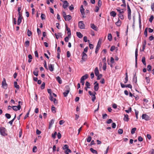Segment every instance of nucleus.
Masks as SVG:
<instances>
[{"label":"nucleus","mask_w":154,"mask_h":154,"mask_svg":"<svg viewBox=\"0 0 154 154\" xmlns=\"http://www.w3.org/2000/svg\"><path fill=\"white\" fill-rule=\"evenodd\" d=\"M65 91L63 93V94L65 97L67 96L68 94L70 91V88L68 85H66L65 86Z\"/></svg>","instance_id":"f257e3e1"},{"label":"nucleus","mask_w":154,"mask_h":154,"mask_svg":"<svg viewBox=\"0 0 154 154\" xmlns=\"http://www.w3.org/2000/svg\"><path fill=\"white\" fill-rule=\"evenodd\" d=\"M6 129L3 127H0V133L2 136H5L7 135L5 133Z\"/></svg>","instance_id":"f03ea898"},{"label":"nucleus","mask_w":154,"mask_h":154,"mask_svg":"<svg viewBox=\"0 0 154 154\" xmlns=\"http://www.w3.org/2000/svg\"><path fill=\"white\" fill-rule=\"evenodd\" d=\"M2 87L5 89H7L8 88V85L6 81V80L5 78L3 79V81L2 82Z\"/></svg>","instance_id":"7ed1b4c3"},{"label":"nucleus","mask_w":154,"mask_h":154,"mask_svg":"<svg viewBox=\"0 0 154 154\" xmlns=\"http://www.w3.org/2000/svg\"><path fill=\"white\" fill-rule=\"evenodd\" d=\"M128 18L129 20L131 19V11L128 5H127Z\"/></svg>","instance_id":"20e7f679"},{"label":"nucleus","mask_w":154,"mask_h":154,"mask_svg":"<svg viewBox=\"0 0 154 154\" xmlns=\"http://www.w3.org/2000/svg\"><path fill=\"white\" fill-rule=\"evenodd\" d=\"M78 26L81 29H84L85 28V25L83 23V21H80L78 23Z\"/></svg>","instance_id":"39448f33"},{"label":"nucleus","mask_w":154,"mask_h":154,"mask_svg":"<svg viewBox=\"0 0 154 154\" xmlns=\"http://www.w3.org/2000/svg\"><path fill=\"white\" fill-rule=\"evenodd\" d=\"M142 119H144L146 121H148L150 120V117L146 114H143L142 116Z\"/></svg>","instance_id":"423d86ee"},{"label":"nucleus","mask_w":154,"mask_h":154,"mask_svg":"<svg viewBox=\"0 0 154 154\" xmlns=\"http://www.w3.org/2000/svg\"><path fill=\"white\" fill-rule=\"evenodd\" d=\"M138 56V50L136 49L135 51V67L137 66V57Z\"/></svg>","instance_id":"0eeeda50"},{"label":"nucleus","mask_w":154,"mask_h":154,"mask_svg":"<svg viewBox=\"0 0 154 154\" xmlns=\"http://www.w3.org/2000/svg\"><path fill=\"white\" fill-rule=\"evenodd\" d=\"M121 85L122 88H124L125 87H128L130 88H132V85L130 84L125 85L123 84L122 83H120Z\"/></svg>","instance_id":"6e6552de"},{"label":"nucleus","mask_w":154,"mask_h":154,"mask_svg":"<svg viewBox=\"0 0 154 154\" xmlns=\"http://www.w3.org/2000/svg\"><path fill=\"white\" fill-rule=\"evenodd\" d=\"M87 58V55L84 52L82 53V59L83 61H85Z\"/></svg>","instance_id":"1a4fd4ad"},{"label":"nucleus","mask_w":154,"mask_h":154,"mask_svg":"<svg viewBox=\"0 0 154 154\" xmlns=\"http://www.w3.org/2000/svg\"><path fill=\"white\" fill-rule=\"evenodd\" d=\"M94 84H95L94 86V90L95 91H97L99 88V84L97 83V82H96L94 83Z\"/></svg>","instance_id":"9d476101"},{"label":"nucleus","mask_w":154,"mask_h":154,"mask_svg":"<svg viewBox=\"0 0 154 154\" xmlns=\"http://www.w3.org/2000/svg\"><path fill=\"white\" fill-rule=\"evenodd\" d=\"M63 7L64 9H65L67 8V7L69 5V3L67 1H64L63 2Z\"/></svg>","instance_id":"9b49d317"},{"label":"nucleus","mask_w":154,"mask_h":154,"mask_svg":"<svg viewBox=\"0 0 154 154\" xmlns=\"http://www.w3.org/2000/svg\"><path fill=\"white\" fill-rule=\"evenodd\" d=\"M91 27L94 30L97 31L98 30L97 28V26L95 25L93 23H91L90 24Z\"/></svg>","instance_id":"f8f14e48"},{"label":"nucleus","mask_w":154,"mask_h":154,"mask_svg":"<svg viewBox=\"0 0 154 154\" xmlns=\"http://www.w3.org/2000/svg\"><path fill=\"white\" fill-rule=\"evenodd\" d=\"M48 68L50 71H52L54 69V65L51 64H48Z\"/></svg>","instance_id":"ddd939ff"},{"label":"nucleus","mask_w":154,"mask_h":154,"mask_svg":"<svg viewBox=\"0 0 154 154\" xmlns=\"http://www.w3.org/2000/svg\"><path fill=\"white\" fill-rule=\"evenodd\" d=\"M124 120L128 122L129 120V118H128V114H125L124 115Z\"/></svg>","instance_id":"4468645a"},{"label":"nucleus","mask_w":154,"mask_h":154,"mask_svg":"<svg viewBox=\"0 0 154 154\" xmlns=\"http://www.w3.org/2000/svg\"><path fill=\"white\" fill-rule=\"evenodd\" d=\"M22 18H23L22 17L20 16V17H18L17 23V24L18 25H19L21 22V20L22 19Z\"/></svg>","instance_id":"2eb2a0df"},{"label":"nucleus","mask_w":154,"mask_h":154,"mask_svg":"<svg viewBox=\"0 0 154 154\" xmlns=\"http://www.w3.org/2000/svg\"><path fill=\"white\" fill-rule=\"evenodd\" d=\"M94 73L96 76H97L99 74V72L97 67H96L94 70Z\"/></svg>","instance_id":"dca6fc26"},{"label":"nucleus","mask_w":154,"mask_h":154,"mask_svg":"<svg viewBox=\"0 0 154 154\" xmlns=\"http://www.w3.org/2000/svg\"><path fill=\"white\" fill-rule=\"evenodd\" d=\"M54 119H52L51 120V121L49 122V128L50 129L51 127L52 126V125L54 123Z\"/></svg>","instance_id":"f3484780"},{"label":"nucleus","mask_w":154,"mask_h":154,"mask_svg":"<svg viewBox=\"0 0 154 154\" xmlns=\"http://www.w3.org/2000/svg\"><path fill=\"white\" fill-rule=\"evenodd\" d=\"M94 94H93V95L92 96V100L93 102H94L95 101V100L96 99V97L95 96V94H96L95 92H94Z\"/></svg>","instance_id":"a211bd4d"},{"label":"nucleus","mask_w":154,"mask_h":154,"mask_svg":"<svg viewBox=\"0 0 154 154\" xmlns=\"http://www.w3.org/2000/svg\"><path fill=\"white\" fill-rule=\"evenodd\" d=\"M77 36L79 38H81L82 37L83 35L80 32H77L76 33Z\"/></svg>","instance_id":"6ab92c4d"},{"label":"nucleus","mask_w":154,"mask_h":154,"mask_svg":"<svg viewBox=\"0 0 154 154\" xmlns=\"http://www.w3.org/2000/svg\"><path fill=\"white\" fill-rule=\"evenodd\" d=\"M57 80L58 81L60 84H61L62 83V81L60 78L58 76L56 78Z\"/></svg>","instance_id":"aec40b11"},{"label":"nucleus","mask_w":154,"mask_h":154,"mask_svg":"<svg viewBox=\"0 0 154 154\" xmlns=\"http://www.w3.org/2000/svg\"><path fill=\"white\" fill-rule=\"evenodd\" d=\"M121 23H122L121 21L119 19V20H118V21L116 23V24L117 26H120L121 25Z\"/></svg>","instance_id":"412c9836"},{"label":"nucleus","mask_w":154,"mask_h":154,"mask_svg":"<svg viewBox=\"0 0 154 154\" xmlns=\"http://www.w3.org/2000/svg\"><path fill=\"white\" fill-rule=\"evenodd\" d=\"M108 39L109 41H111L112 39V35L110 33H109L108 35Z\"/></svg>","instance_id":"4be33fe9"},{"label":"nucleus","mask_w":154,"mask_h":154,"mask_svg":"<svg viewBox=\"0 0 154 154\" xmlns=\"http://www.w3.org/2000/svg\"><path fill=\"white\" fill-rule=\"evenodd\" d=\"M100 45L99 44H97V47H96V50H95V53L96 54H97L98 51H99V49L100 48Z\"/></svg>","instance_id":"5701e85b"},{"label":"nucleus","mask_w":154,"mask_h":154,"mask_svg":"<svg viewBox=\"0 0 154 154\" xmlns=\"http://www.w3.org/2000/svg\"><path fill=\"white\" fill-rule=\"evenodd\" d=\"M38 69V68H37L35 69V70H34L33 72V74L34 75L36 76H37L38 75V72L37 70H36V69Z\"/></svg>","instance_id":"b1692460"},{"label":"nucleus","mask_w":154,"mask_h":154,"mask_svg":"<svg viewBox=\"0 0 154 154\" xmlns=\"http://www.w3.org/2000/svg\"><path fill=\"white\" fill-rule=\"evenodd\" d=\"M110 14L111 16L114 17L116 16V14L114 11H112L110 12Z\"/></svg>","instance_id":"393cba45"},{"label":"nucleus","mask_w":154,"mask_h":154,"mask_svg":"<svg viewBox=\"0 0 154 154\" xmlns=\"http://www.w3.org/2000/svg\"><path fill=\"white\" fill-rule=\"evenodd\" d=\"M14 85L15 88L19 89L20 88L19 86L17 85V83L16 82H14Z\"/></svg>","instance_id":"a878e982"},{"label":"nucleus","mask_w":154,"mask_h":154,"mask_svg":"<svg viewBox=\"0 0 154 154\" xmlns=\"http://www.w3.org/2000/svg\"><path fill=\"white\" fill-rule=\"evenodd\" d=\"M90 150L91 152L93 153L97 154V152L94 149L92 148H91L90 149Z\"/></svg>","instance_id":"bb28decb"},{"label":"nucleus","mask_w":154,"mask_h":154,"mask_svg":"<svg viewBox=\"0 0 154 154\" xmlns=\"http://www.w3.org/2000/svg\"><path fill=\"white\" fill-rule=\"evenodd\" d=\"M142 62L143 64L145 65H146V63L145 61V57H142Z\"/></svg>","instance_id":"cd10ccee"},{"label":"nucleus","mask_w":154,"mask_h":154,"mask_svg":"<svg viewBox=\"0 0 154 154\" xmlns=\"http://www.w3.org/2000/svg\"><path fill=\"white\" fill-rule=\"evenodd\" d=\"M63 17H64V18L65 20L67 21L66 17H67V15H66V14L65 12H64V11L63 12Z\"/></svg>","instance_id":"c85d7f7f"},{"label":"nucleus","mask_w":154,"mask_h":154,"mask_svg":"<svg viewBox=\"0 0 154 154\" xmlns=\"http://www.w3.org/2000/svg\"><path fill=\"white\" fill-rule=\"evenodd\" d=\"M85 85L88 88H90V86H91L89 82H86L85 83Z\"/></svg>","instance_id":"c756f323"},{"label":"nucleus","mask_w":154,"mask_h":154,"mask_svg":"<svg viewBox=\"0 0 154 154\" xmlns=\"http://www.w3.org/2000/svg\"><path fill=\"white\" fill-rule=\"evenodd\" d=\"M32 32L28 29L27 31V34L28 36H30L32 35Z\"/></svg>","instance_id":"7c9ffc66"},{"label":"nucleus","mask_w":154,"mask_h":154,"mask_svg":"<svg viewBox=\"0 0 154 154\" xmlns=\"http://www.w3.org/2000/svg\"><path fill=\"white\" fill-rule=\"evenodd\" d=\"M136 75V73H135V74L134 75V77H133V81H134V82L135 83H136L137 82V77H135Z\"/></svg>","instance_id":"2f4dec72"},{"label":"nucleus","mask_w":154,"mask_h":154,"mask_svg":"<svg viewBox=\"0 0 154 154\" xmlns=\"http://www.w3.org/2000/svg\"><path fill=\"white\" fill-rule=\"evenodd\" d=\"M122 14H119L118 16L121 19L123 20L124 18V15Z\"/></svg>","instance_id":"473e14b6"},{"label":"nucleus","mask_w":154,"mask_h":154,"mask_svg":"<svg viewBox=\"0 0 154 154\" xmlns=\"http://www.w3.org/2000/svg\"><path fill=\"white\" fill-rule=\"evenodd\" d=\"M45 86V83L44 82L42 83V84L40 88L41 89H44Z\"/></svg>","instance_id":"72a5a7b5"},{"label":"nucleus","mask_w":154,"mask_h":154,"mask_svg":"<svg viewBox=\"0 0 154 154\" xmlns=\"http://www.w3.org/2000/svg\"><path fill=\"white\" fill-rule=\"evenodd\" d=\"M72 19V17L70 15H67L66 17L67 20L69 21L71 20Z\"/></svg>","instance_id":"f704fd0d"},{"label":"nucleus","mask_w":154,"mask_h":154,"mask_svg":"<svg viewBox=\"0 0 154 154\" xmlns=\"http://www.w3.org/2000/svg\"><path fill=\"white\" fill-rule=\"evenodd\" d=\"M136 128H132L131 130V133L132 134H134L136 130Z\"/></svg>","instance_id":"c9c22d12"},{"label":"nucleus","mask_w":154,"mask_h":154,"mask_svg":"<svg viewBox=\"0 0 154 154\" xmlns=\"http://www.w3.org/2000/svg\"><path fill=\"white\" fill-rule=\"evenodd\" d=\"M55 108L53 106H52L51 107V110L53 113H55L56 112L55 110Z\"/></svg>","instance_id":"e433bc0d"},{"label":"nucleus","mask_w":154,"mask_h":154,"mask_svg":"<svg viewBox=\"0 0 154 154\" xmlns=\"http://www.w3.org/2000/svg\"><path fill=\"white\" fill-rule=\"evenodd\" d=\"M5 116L6 117V118L8 119H9L11 117V116L10 114L9 113H6L5 114Z\"/></svg>","instance_id":"4c0bfd02"},{"label":"nucleus","mask_w":154,"mask_h":154,"mask_svg":"<svg viewBox=\"0 0 154 154\" xmlns=\"http://www.w3.org/2000/svg\"><path fill=\"white\" fill-rule=\"evenodd\" d=\"M117 10L119 12V14H123L124 13V11H123V9H122V10L117 9Z\"/></svg>","instance_id":"58836bf2"},{"label":"nucleus","mask_w":154,"mask_h":154,"mask_svg":"<svg viewBox=\"0 0 154 154\" xmlns=\"http://www.w3.org/2000/svg\"><path fill=\"white\" fill-rule=\"evenodd\" d=\"M65 152L66 154H68L69 152H71V151L69 149H67L65 151Z\"/></svg>","instance_id":"ea45409f"},{"label":"nucleus","mask_w":154,"mask_h":154,"mask_svg":"<svg viewBox=\"0 0 154 154\" xmlns=\"http://www.w3.org/2000/svg\"><path fill=\"white\" fill-rule=\"evenodd\" d=\"M91 140V137L90 136H88V137L87 139V142H90Z\"/></svg>","instance_id":"a19ab883"},{"label":"nucleus","mask_w":154,"mask_h":154,"mask_svg":"<svg viewBox=\"0 0 154 154\" xmlns=\"http://www.w3.org/2000/svg\"><path fill=\"white\" fill-rule=\"evenodd\" d=\"M106 63H103V69L104 71L106 69Z\"/></svg>","instance_id":"79ce46f5"},{"label":"nucleus","mask_w":154,"mask_h":154,"mask_svg":"<svg viewBox=\"0 0 154 154\" xmlns=\"http://www.w3.org/2000/svg\"><path fill=\"white\" fill-rule=\"evenodd\" d=\"M41 17L42 20H44L45 18V15L44 14H42Z\"/></svg>","instance_id":"37998d69"},{"label":"nucleus","mask_w":154,"mask_h":154,"mask_svg":"<svg viewBox=\"0 0 154 154\" xmlns=\"http://www.w3.org/2000/svg\"><path fill=\"white\" fill-rule=\"evenodd\" d=\"M57 132H55L54 134H52V137L54 139H55L56 137V136L57 135Z\"/></svg>","instance_id":"c03bdc74"},{"label":"nucleus","mask_w":154,"mask_h":154,"mask_svg":"<svg viewBox=\"0 0 154 154\" xmlns=\"http://www.w3.org/2000/svg\"><path fill=\"white\" fill-rule=\"evenodd\" d=\"M118 134H122L123 132V131L122 129H119L118 131Z\"/></svg>","instance_id":"a18cd8bd"},{"label":"nucleus","mask_w":154,"mask_h":154,"mask_svg":"<svg viewBox=\"0 0 154 154\" xmlns=\"http://www.w3.org/2000/svg\"><path fill=\"white\" fill-rule=\"evenodd\" d=\"M147 70L148 71H150L151 70L152 67L150 65H149L147 66Z\"/></svg>","instance_id":"49530a36"},{"label":"nucleus","mask_w":154,"mask_h":154,"mask_svg":"<svg viewBox=\"0 0 154 154\" xmlns=\"http://www.w3.org/2000/svg\"><path fill=\"white\" fill-rule=\"evenodd\" d=\"M147 28H146L145 29L144 32V35L146 37L147 36Z\"/></svg>","instance_id":"de8ad7c7"},{"label":"nucleus","mask_w":154,"mask_h":154,"mask_svg":"<svg viewBox=\"0 0 154 154\" xmlns=\"http://www.w3.org/2000/svg\"><path fill=\"white\" fill-rule=\"evenodd\" d=\"M12 108L15 111H17L18 110L17 106H12Z\"/></svg>","instance_id":"09e8293b"},{"label":"nucleus","mask_w":154,"mask_h":154,"mask_svg":"<svg viewBox=\"0 0 154 154\" xmlns=\"http://www.w3.org/2000/svg\"><path fill=\"white\" fill-rule=\"evenodd\" d=\"M37 147L36 146H33L32 149V152H36Z\"/></svg>","instance_id":"8fccbe9b"},{"label":"nucleus","mask_w":154,"mask_h":154,"mask_svg":"<svg viewBox=\"0 0 154 154\" xmlns=\"http://www.w3.org/2000/svg\"><path fill=\"white\" fill-rule=\"evenodd\" d=\"M135 112V114L136 115V118L137 119H138V115L139 113V112L137 111L136 109L134 110Z\"/></svg>","instance_id":"3c124183"},{"label":"nucleus","mask_w":154,"mask_h":154,"mask_svg":"<svg viewBox=\"0 0 154 154\" xmlns=\"http://www.w3.org/2000/svg\"><path fill=\"white\" fill-rule=\"evenodd\" d=\"M154 18V17L153 15H151L150 18L149 19V21L151 23Z\"/></svg>","instance_id":"603ef678"},{"label":"nucleus","mask_w":154,"mask_h":154,"mask_svg":"<svg viewBox=\"0 0 154 154\" xmlns=\"http://www.w3.org/2000/svg\"><path fill=\"white\" fill-rule=\"evenodd\" d=\"M65 26L66 28V31H67V32H70L71 31L70 29V28H69L67 24L65 25Z\"/></svg>","instance_id":"864d4df0"},{"label":"nucleus","mask_w":154,"mask_h":154,"mask_svg":"<svg viewBox=\"0 0 154 154\" xmlns=\"http://www.w3.org/2000/svg\"><path fill=\"white\" fill-rule=\"evenodd\" d=\"M69 9L70 10L72 11L74 9V7L72 5H71L69 7Z\"/></svg>","instance_id":"5fc2aeb1"},{"label":"nucleus","mask_w":154,"mask_h":154,"mask_svg":"<svg viewBox=\"0 0 154 154\" xmlns=\"http://www.w3.org/2000/svg\"><path fill=\"white\" fill-rule=\"evenodd\" d=\"M131 108L130 107L128 110H125V111L127 113H129V112H131Z\"/></svg>","instance_id":"6e6d98bb"},{"label":"nucleus","mask_w":154,"mask_h":154,"mask_svg":"<svg viewBox=\"0 0 154 154\" xmlns=\"http://www.w3.org/2000/svg\"><path fill=\"white\" fill-rule=\"evenodd\" d=\"M98 6L100 7L102 5V2L100 0H99L98 2Z\"/></svg>","instance_id":"4d7b16f0"},{"label":"nucleus","mask_w":154,"mask_h":154,"mask_svg":"<svg viewBox=\"0 0 154 154\" xmlns=\"http://www.w3.org/2000/svg\"><path fill=\"white\" fill-rule=\"evenodd\" d=\"M97 76V80H99L102 76V74H99Z\"/></svg>","instance_id":"13d9d810"},{"label":"nucleus","mask_w":154,"mask_h":154,"mask_svg":"<svg viewBox=\"0 0 154 154\" xmlns=\"http://www.w3.org/2000/svg\"><path fill=\"white\" fill-rule=\"evenodd\" d=\"M116 126V125L115 123H113L112 124V128H115Z\"/></svg>","instance_id":"bf43d9fd"},{"label":"nucleus","mask_w":154,"mask_h":154,"mask_svg":"<svg viewBox=\"0 0 154 154\" xmlns=\"http://www.w3.org/2000/svg\"><path fill=\"white\" fill-rule=\"evenodd\" d=\"M107 116V115L106 114H103L102 115V118L104 119H106V117Z\"/></svg>","instance_id":"052dcab7"},{"label":"nucleus","mask_w":154,"mask_h":154,"mask_svg":"<svg viewBox=\"0 0 154 154\" xmlns=\"http://www.w3.org/2000/svg\"><path fill=\"white\" fill-rule=\"evenodd\" d=\"M69 37L68 36L64 38V41L66 42H68L69 40Z\"/></svg>","instance_id":"680f3d73"},{"label":"nucleus","mask_w":154,"mask_h":154,"mask_svg":"<svg viewBox=\"0 0 154 154\" xmlns=\"http://www.w3.org/2000/svg\"><path fill=\"white\" fill-rule=\"evenodd\" d=\"M151 7L152 10L154 11V3L151 4Z\"/></svg>","instance_id":"e2e57ef3"},{"label":"nucleus","mask_w":154,"mask_h":154,"mask_svg":"<svg viewBox=\"0 0 154 154\" xmlns=\"http://www.w3.org/2000/svg\"><path fill=\"white\" fill-rule=\"evenodd\" d=\"M138 140L139 141L141 142L143 140V139L141 136H139L138 137Z\"/></svg>","instance_id":"0e129e2a"},{"label":"nucleus","mask_w":154,"mask_h":154,"mask_svg":"<svg viewBox=\"0 0 154 154\" xmlns=\"http://www.w3.org/2000/svg\"><path fill=\"white\" fill-rule=\"evenodd\" d=\"M83 77L84 78V80H85L87 79L88 77V74H85V75L83 76Z\"/></svg>","instance_id":"69168bd1"},{"label":"nucleus","mask_w":154,"mask_h":154,"mask_svg":"<svg viewBox=\"0 0 154 154\" xmlns=\"http://www.w3.org/2000/svg\"><path fill=\"white\" fill-rule=\"evenodd\" d=\"M115 48V46H112L110 49V51H114Z\"/></svg>","instance_id":"338daca9"},{"label":"nucleus","mask_w":154,"mask_h":154,"mask_svg":"<svg viewBox=\"0 0 154 154\" xmlns=\"http://www.w3.org/2000/svg\"><path fill=\"white\" fill-rule=\"evenodd\" d=\"M112 122V120L111 119H109L107 121H106V123L108 124H110Z\"/></svg>","instance_id":"774afa93"}]
</instances>
